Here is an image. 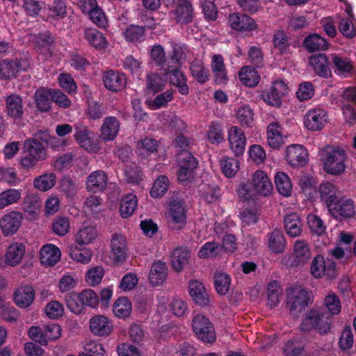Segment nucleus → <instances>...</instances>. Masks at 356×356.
<instances>
[{
	"label": "nucleus",
	"mask_w": 356,
	"mask_h": 356,
	"mask_svg": "<svg viewBox=\"0 0 356 356\" xmlns=\"http://www.w3.org/2000/svg\"><path fill=\"white\" fill-rule=\"evenodd\" d=\"M47 156V150L42 143L35 138L27 139L24 143L20 164L24 169L29 170L33 168L38 162L45 160Z\"/></svg>",
	"instance_id": "nucleus-1"
},
{
	"label": "nucleus",
	"mask_w": 356,
	"mask_h": 356,
	"mask_svg": "<svg viewBox=\"0 0 356 356\" xmlns=\"http://www.w3.org/2000/svg\"><path fill=\"white\" fill-rule=\"evenodd\" d=\"M332 318L326 312L312 309L302 319L300 330L303 332H310L316 330L320 334H327L330 330Z\"/></svg>",
	"instance_id": "nucleus-2"
},
{
	"label": "nucleus",
	"mask_w": 356,
	"mask_h": 356,
	"mask_svg": "<svg viewBox=\"0 0 356 356\" xmlns=\"http://www.w3.org/2000/svg\"><path fill=\"white\" fill-rule=\"evenodd\" d=\"M346 152L341 148L332 147L327 149L323 156L324 170L333 175H341L346 169Z\"/></svg>",
	"instance_id": "nucleus-3"
},
{
	"label": "nucleus",
	"mask_w": 356,
	"mask_h": 356,
	"mask_svg": "<svg viewBox=\"0 0 356 356\" xmlns=\"http://www.w3.org/2000/svg\"><path fill=\"white\" fill-rule=\"evenodd\" d=\"M309 302L308 291L300 287L291 288L287 291V304L291 316L296 318L305 309Z\"/></svg>",
	"instance_id": "nucleus-4"
},
{
	"label": "nucleus",
	"mask_w": 356,
	"mask_h": 356,
	"mask_svg": "<svg viewBox=\"0 0 356 356\" xmlns=\"http://www.w3.org/2000/svg\"><path fill=\"white\" fill-rule=\"evenodd\" d=\"M186 209L183 200L172 198L169 204L167 214L168 227L172 230H180L186 224Z\"/></svg>",
	"instance_id": "nucleus-5"
},
{
	"label": "nucleus",
	"mask_w": 356,
	"mask_h": 356,
	"mask_svg": "<svg viewBox=\"0 0 356 356\" xmlns=\"http://www.w3.org/2000/svg\"><path fill=\"white\" fill-rule=\"evenodd\" d=\"M192 327L197 338L203 342L212 343L216 341L213 325L205 316L196 315L192 321Z\"/></svg>",
	"instance_id": "nucleus-6"
},
{
	"label": "nucleus",
	"mask_w": 356,
	"mask_h": 356,
	"mask_svg": "<svg viewBox=\"0 0 356 356\" xmlns=\"http://www.w3.org/2000/svg\"><path fill=\"white\" fill-rule=\"evenodd\" d=\"M328 210L334 218L340 220L350 219L355 215L354 201L344 195L332 204Z\"/></svg>",
	"instance_id": "nucleus-7"
},
{
	"label": "nucleus",
	"mask_w": 356,
	"mask_h": 356,
	"mask_svg": "<svg viewBox=\"0 0 356 356\" xmlns=\"http://www.w3.org/2000/svg\"><path fill=\"white\" fill-rule=\"evenodd\" d=\"M74 131V139L81 147L92 153L99 150L97 142L92 137V134L86 126L75 124Z\"/></svg>",
	"instance_id": "nucleus-8"
},
{
	"label": "nucleus",
	"mask_w": 356,
	"mask_h": 356,
	"mask_svg": "<svg viewBox=\"0 0 356 356\" xmlns=\"http://www.w3.org/2000/svg\"><path fill=\"white\" fill-rule=\"evenodd\" d=\"M327 122V112L321 108L309 110L304 117V124L307 129L321 131Z\"/></svg>",
	"instance_id": "nucleus-9"
},
{
	"label": "nucleus",
	"mask_w": 356,
	"mask_h": 356,
	"mask_svg": "<svg viewBox=\"0 0 356 356\" xmlns=\"http://www.w3.org/2000/svg\"><path fill=\"white\" fill-rule=\"evenodd\" d=\"M228 22L236 31H252L258 29L256 21L246 14L234 13L229 15Z\"/></svg>",
	"instance_id": "nucleus-10"
},
{
	"label": "nucleus",
	"mask_w": 356,
	"mask_h": 356,
	"mask_svg": "<svg viewBox=\"0 0 356 356\" xmlns=\"http://www.w3.org/2000/svg\"><path fill=\"white\" fill-rule=\"evenodd\" d=\"M102 79L105 88L112 92H119L124 89L127 85L125 74L119 71L108 70L104 72Z\"/></svg>",
	"instance_id": "nucleus-11"
},
{
	"label": "nucleus",
	"mask_w": 356,
	"mask_h": 356,
	"mask_svg": "<svg viewBox=\"0 0 356 356\" xmlns=\"http://www.w3.org/2000/svg\"><path fill=\"white\" fill-rule=\"evenodd\" d=\"M228 140L229 148L236 156L243 154L246 144V137L241 128L236 126L232 127L228 131Z\"/></svg>",
	"instance_id": "nucleus-12"
},
{
	"label": "nucleus",
	"mask_w": 356,
	"mask_h": 356,
	"mask_svg": "<svg viewBox=\"0 0 356 356\" xmlns=\"http://www.w3.org/2000/svg\"><path fill=\"white\" fill-rule=\"evenodd\" d=\"M23 215L19 211H13L4 215L0 220V227L5 236H10L19 229L22 225Z\"/></svg>",
	"instance_id": "nucleus-13"
},
{
	"label": "nucleus",
	"mask_w": 356,
	"mask_h": 356,
	"mask_svg": "<svg viewBox=\"0 0 356 356\" xmlns=\"http://www.w3.org/2000/svg\"><path fill=\"white\" fill-rule=\"evenodd\" d=\"M287 85L283 81L273 83L269 92L262 95L264 101L268 105L280 107L282 104L281 98L287 92Z\"/></svg>",
	"instance_id": "nucleus-14"
},
{
	"label": "nucleus",
	"mask_w": 356,
	"mask_h": 356,
	"mask_svg": "<svg viewBox=\"0 0 356 356\" xmlns=\"http://www.w3.org/2000/svg\"><path fill=\"white\" fill-rule=\"evenodd\" d=\"M252 188L256 194L268 196L273 190V184L266 173L261 170H257L252 176Z\"/></svg>",
	"instance_id": "nucleus-15"
},
{
	"label": "nucleus",
	"mask_w": 356,
	"mask_h": 356,
	"mask_svg": "<svg viewBox=\"0 0 356 356\" xmlns=\"http://www.w3.org/2000/svg\"><path fill=\"white\" fill-rule=\"evenodd\" d=\"M6 115L13 120H19L24 115V105L22 97L16 94H12L6 98Z\"/></svg>",
	"instance_id": "nucleus-16"
},
{
	"label": "nucleus",
	"mask_w": 356,
	"mask_h": 356,
	"mask_svg": "<svg viewBox=\"0 0 356 356\" xmlns=\"http://www.w3.org/2000/svg\"><path fill=\"white\" fill-rule=\"evenodd\" d=\"M307 152L300 145H291L286 150V159L293 167H302L307 163Z\"/></svg>",
	"instance_id": "nucleus-17"
},
{
	"label": "nucleus",
	"mask_w": 356,
	"mask_h": 356,
	"mask_svg": "<svg viewBox=\"0 0 356 356\" xmlns=\"http://www.w3.org/2000/svg\"><path fill=\"white\" fill-rule=\"evenodd\" d=\"M318 191L321 200L326 204L327 208L343 195L337 186L330 181L321 183Z\"/></svg>",
	"instance_id": "nucleus-18"
},
{
	"label": "nucleus",
	"mask_w": 356,
	"mask_h": 356,
	"mask_svg": "<svg viewBox=\"0 0 356 356\" xmlns=\"http://www.w3.org/2000/svg\"><path fill=\"white\" fill-rule=\"evenodd\" d=\"M309 63L315 73L321 77L331 76L332 72L327 56L325 54H317L309 57Z\"/></svg>",
	"instance_id": "nucleus-19"
},
{
	"label": "nucleus",
	"mask_w": 356,
	"mask_h": 356,
	"mask_svg": "<svg viewBox=\"0 0 356 356\" xmlns=\"http://www.w3.org/2000/svg\"><path fill=\"white\" fill-rule=\"evenodd\" d=\"M111 254L115 261L122 263L127 257V240L120 234L115 233L111 239Z\"/></svg>",
	"instance_id": "nucleus-20"
},
{
	"label": "nucleus",
	"mask_w": 356,
	"mask_h": 356,
	"mask_svg": "<svg viewBox=\"0 0 356 356\" xmlns=\"http://www.w3.org/2000/svg\"><path fill=\"white\" fill-rule=\"evenodd\" d=\"M113 325L108 318L102 315H97L90 321V330L98 337H107L112 331Z\"/></svg>",
	"instance_id": "nucleus-21"
},
{
	"label": "nucleus",
	"mask_w": 356,
	"mask_h": 356,
	"mask_svg": "<svg viewBox=\"0 0 356 356\" xmlns=\"http://www.w3.org/2000/svg\"><path fill=\"white\" fill-rule=\"evenodd\" d=\"M188 291L193 301L201 307L209 304L210 298L202 283L197 280H191L188 283Z\"/></svg>",
	"instance_id": "nucleus-22"
},
{
	"label": "nucleus",
	"mask_w": 356,
	"mask_h": 356,
	"mask_svg": "<svg viewBox=\"0 0 356 356\" xmlns=\"http://www.w3.org/2000/svg\"><path fill=\"white\" fill-rule=\"evenodd\" d=\"M107 181V175L104 171H94L87 178L86 188L92 193L102 192L105 189Z\"/></svg>",
	"instance_id": "nucleus-23"
},
{
	"label": "nucleus",
	"mask_w": 356,
	"mask_h": 356,
	"mask_svg": "<svg viewBox=\"0 0 356 356\" xmlns=\"http://www.w3.org/2000/svg\"><path fill=\"white\" fill-rule=\"evenodd\" d=\"M170 258L173 270L181 272L188 265L191 253L186 247H177L172 250Z\"/></svg>",
	"instance_id": "nucleus-24"
},
{
	"label": "nucleus",
	"mask_w": 356,
	"mask_h": 356,
	"mask_svg": "<svg viewBox=\"0 0 356 356\" xmlns=\"http://www.w3.org/2000/svg\"><path fill=\"white\" fill-rule=\"evenodd\" d=\"M168 276V266L161 260L154 262L149 273V280L152 286L162 284Z\"/></svg>",
	"instance_id": "nucleus-25"
},
{
	"label": "nucleus",
	"mask_w": 356,
	"mask_h": 356,
	"mask_svg": "<svg viewBox=\"0 0 356 356\" xmlns=\"http://www.w3.org/2000/svg\"><path fill=\"white\" fill-rule=\"evenodd\" d=\"M175 15L177 23L182 24L191 23L193 18V8L191 3L188 0H178Z\"/></svg>",
	"instance_id": "nucleus-26"
},
{
	"label": "nucleus",
	"mask_w": 356,
	"mask_h": 356,
	"mask_svg": "<svg viewBox=\"0 0 356 356\" xmlns=\"http://www.w3.org/2000/svg\"><path fill=\"white\" fill-rule=\"evenodd\" d=\"M120 122L115 117H107L104 119L101 127L100 137L104 141L113 140L118 134Z\"/></svg>",
	"instance_id": "nucleus-27"
},
{
	"label": "nucleus",
	"mask_w": 356,
	"mask_h": 356,
	"mask_svg": "<svg viewBox=\"0 0 356 356\" xmlns=\"http://www.w3.org/2000/svg\"><path fill=\"white\" fill-rule=\"evenodd\" d=\"M35 298V291L31 286H22L18 288L14 295L15 304L22 308L30 306Z\"/></svg>",
	"instance_id": "nucleus-28"
},
{
	"label": "nucleus",
	"mask_w": 356,
	"mask_h": 356,
	"mask_svg": "<svg viewBox=\"0 0 356 356\" xmlns=\"http://www.w3.org/2000/svg\"><path fill=\"white\" fill-rule=\"evenodd\" d=\"M61 256L60 250L53 244H46L40 250L41 263L44 266L55 265Z\"/></svg>",
	"instance_id": "nucleus-29"
},
{
	"label": "nucleus",
	"mask_w": 356,
	"mask_h": 356,
	"mask_svg": "<svg viewBox=\"0 0 356 356\" xmlns=\"http://www.w3.org/2000/svg\"><path fill=\"white\" fill-rule=\"evenodd\" d=\"M293 265L295 266H303L311 257V252L308 244L305 241H297L294 244Z\"/></svg>",
	"instance_id": "nucleus-30"
},
{
	"label": "nucleus",
	"mask_w": 356,
	"mask_h": 356,
	"mask_svg": "<svg viewBox=\"0 0 356 356\" xmlns=\"http://www.w3.org/2000/svg\"><path fill=\"white\" fill-rule=\"evenodd\" d=\"M268 248L274 253H282L286 248V242L284 234L280 229H274L267 234Z\"/></svg>",
	"instance_id": "nucleus-31"
},
{
	"label": "nucleus",
	"mask_w": 356,
	"mask_h": 356,
	"mask_svg": "<svg viewBox=\"0 0 356 356\" xmlns=\"http://www.w3.org/2000/svg\"><path fill=\"white\" fill-rule=\"evenodd\" d=\"M284 223L285 231L290 237H296L301 234L302 222L298 213H291L286 215Z\"/></svg>",
	"instance_id": "nucleus-32"
},
{
	"label": "nucleus",
	"mask_w": 356,
	"mask_h": 356,
	"mask_svg": "<svg viewBox=\"0 0 356 356\" xmlns=\"http://www.w3.org/2000/svg\"><path fill=\"white\" fill-rule=\"evenodd\" d=\"M282 128L276 121L269 124L267 129V140L269 146L273 149H279L284 143Z\"/></svg>",
	"instance_id": "nucleus-33"
},
{
	"label": "nucleus",
	"mask_w": 356,
	"mask_h": 356,
	"mask_svg": "<svg viewBox=\"0 0 356 356\" xmlns=\"http://www.w3.org/2000/svg\"><path fill=\"white\" fill-rule=\"evenodd\" d=\"M83 35L88 44L96 49H105L108 47V43L104 34L95 29H86Z\"/></svg>",
	"instance_id": "nucleus-34"
},
{
	"label": "nucleus",
	"mask_w": 356,
	"mask_h": 356,
	"mask_svg": "<svg viewBox=\"0 0 356 356\" xmlns=\"http://www.w3.org/2000/svg\"><path fill=\"white\" fill-rule=\"evenodd\" d=\"M334 269V263L328 261L326 264L324 257L321 254H317L313 259L310 267L311 273L316 278L321 277L326 272L329 273Z\"/></svg>",
	"instance_id": "nucleus-35"
},
{
	"label": "nucleus",
	"mask_w": 356,
	"mask_h": 356,
	"mask_svg": "<svg viewBox=\"0 0 356 356\" xmlns=\"http://www.w3.org/2000/svg\"><path fill=\"white\" fill-rule=\"evenodd\" d=\"M166 81L157 72H151L146 79V92L154 95L164 90Z\"/></svg>",
	"instance_id": "nucleus-36"
},
{
	"label": "nucleus",
	"mask_w": 356,
	"mask_h": 356,
	"mask_svg": "<svg viewBox=\"0 0 356 356\" xmlns=\"http://www.w3.org/2000/svg\"><path fill=\"white\" fill-rule=\"evenodd\" d=\"M240 81L248 87L253 88L258 85L260 76L252 66H243L238 71Z\"/></svg>",
	"instance_id": "nucleus-37"
},
{
	"label": "nucleus",
	"mask_w": 356,
	"mask_h": 356,
	"mask_svg": "<svg viewBox=\"0 0 356 356\" xmlns=\"http://www.w3.org/2000/svg\"><path fill=\"white\" fill-rule=\"evenodd\" d=\"M303 46L309 52L325 50L328 47L327 40L321 35L314 33L305 38Z\"/></svg>",
	"instance_id": "nucleus-38"
},
{
	"label": "nucleus",
	"mask_w": 356,
	"mask_h": 356,
	"mask_svg": "<svg viewBox=\"0 0 356 356\" xmlns=\"http://www.w3.org/2000/svg\"><path fill=\"white\" fill-rule=\"evenodd\" d=\"M164 76L168 79L171 85L178 88V90L181 95H187L189 93V88L186 83L187 78L179 69L170 72L169 74H164Z\"/></svg>",
	"instance_id": "nucleus-39"
},
{
	"label": "nucleus",
	"mask_w": 356,
	"mask_h": 356,
	"mask_svg": "<svg viewBox=\"0 0 356 356\" xmlns=\"http://www.w3.org/2000/svg\"><path fill=\"white\" fill-rule=\"evenodd\" d=\"M211 67L215 74V81L222 83L227 79L224 58L220 54H215L212 57Z\"/></svg>",
	"instance_id": "nucleus-40"
},
{
	"label": "nucleus",
	"mask_w": 356,
	"mask_h": 356,
	"mask_svg": "<svg viewBox=\"0 0 356 356\" xmlns=\"http://www.w3.org/2000/svg\"><path fill=\"white\" fill-rule=\"evenodd\" d=\"M145 27L136 24L127 26L124 32V36L127 41L137 44L145 40Z\"/></svg>",
	"instance_id": "nucleus-41"
},
{
	"label": "nucleus",
	"mask_w": 356,
	"mask_h": 356,
	"mask_svg": "<svg viewBox=\"0 0 356 356\" xmlns=\"http://www.w3.org/2000/svg\"><path fill=\"white\" fill-rule=\"evenodd\" d=\"M19 70L18 62L10 59L0 60V79L10 80Z\"/></svg>",
	"instance_id": "nucleus-42"
},
{
	"label": "nucleus",
	"mask_w": 356,
	"mask_h": 356,
	"mask_svg": "<svg viewBox=\"0 0 356 356\" xmlns=\"http://www.w3.org/2000/svg\"><path fill=\"white\" fill-rule=\"evenodd\" d=\"M138 204L136 195L127 194L121 200L120 213L123 218L131 216L135 211Z\"/></svg>",
	"instance_id": "nucleus-43"
},
{
	"label": "nucleus",
	"mask_w": 356,
	"mask_h": 356,
	"mask_svg": "<svg viewBox=\"0 0 356 356\" xmlns=\"http://www.w3.org/2000/svg\"><path fill=\"white\" fill-rule=\"evenodd\" d=\"M273 44L279 54H285L289 51L290 43L284 31L276 30L273 35Z\"/></svg>",
	"instance_id": "nucleus-44"
},
{
	"label": "nucleus",
	"mask_w": 356,
	"mask_h": 356,
	"mask_svg": "<svg viewBox=\"0 0 356 356\" xmlns=\"http://www.w3.org/2000/svg\"><path fill=\"white\" fill-rule=\"evenodd\" d=\"M190 70L192 76L199 83H204L209 79V71L201 60H194L191 63Z\"/></svg>",
	"instance_id": "nucleus-45"
},
{
	"label": "nucleus",
	"mask_w": 356,
	"mask_h": 356,
	"mask_svg": "<svg viewBox=\"0 0 356 356\" xmlns=\"http://www.w3.org/2000/svg\"><path fill=\"white\" fill-rule=\"evenodd\" d=\"M22 197V190L8 188L0 193V209L17 203Z\"/></svg>",
	"instance_id": "nucleus-46"
},
{
	"label": "nucleus",
	"mask_w": 356,
	"mask_h": 356,
	"mask_svg": "<svg viewBox=\"0 0 356 356\" xmlns=\"http://www.w3.org/2000/svg\"><path fill=\"white\" fill-rule=\"evenodd\" d=\"M275 183L280 194L285 197L291 195L292 184L286 174L283 172H277L275 176Z\"/></svg>",
	"instance_id": "nucleus-47"
},
{
	"label": "nucleus",
	"mask_w": 356,
	"mask_h": 356,
	"mask_svg": "<svg viewBox=\"0 0 356 356\" xmlns=\"http://www.w3.org/2000/svg\"><path fill=\"white\" fill-rule=\"evenodd\" d=\"M208 140L211 144H220L224 140L223 127L222 124L212 121L208 126L207 131Z\"/></svg>",
	"instance_id": "nucleus-48"
},
{
	"label": "nucleus",
	"mask_w": 356,
	"mask_h": 356,
	"mask_svg": "<svg viewBox=\"0 0 356 356\" xmlns=\"http://www.w3.org/2000/svg\"><path fill=\"white\" fill-rule=\"evenodd\" d=\"M24 254V245L15 243L9 246L6 254V261L10 266H16L22 260Z\"/></svg>",
	"instance_id": "nucleus-49"
},
{
	"label": "nucleus",
	"mask_w": 356,
	"mask_h": 356,
	"mask_svg": "<svg viewBox=\"0 0 356 356\" xmlns=\"http://www.w3.org/2000/svg\"><path fill=\"white\" fill-rule=\"evenodd\" d=\"M122 65L124 70H129L133 76L138 79H141L143 74V62L129 55L124 58L122 61Z\"/></svg>",
	"instance_id": "nucleus-50"
},
{
	"label": "nucleus",
	"mask_w": 356,
	"mask_h": 356,
	"mask_svg": "<svg viewBox=\"0 0 356 356\" xmlns=\"http://www.w3.org/2000/svg\"><path fill=\"white\" fill-rule=\"evenodd\" d=\"M56 182V177L55 174H44L34 179L33 186L41 191H47L55 186Z\"/></svg>",
	"instance_id": "nucleus-51"
},
{
	"label": "nucleus",
	"mask_w": 356,
	"mask_h": 356,
	"mask_svg": "<svg viewBox=\"0 0 356 356\" xmlns=\"http://www.w3.org/2000/svg\"><path fill=\"white\" fill-rule=\"evenodd\" d=\"M51 90L44 88L38 89L34 95L37 108L42 112H47L50 108V96Z\"/></svg>",
	"instance_id": "nucleus-52"
},
{
	"label": "nucleus",
	"mask_w": 356,
	"mask_h": 356,
	"mask_svg": "<svg viewBox=\"0 0 356 356\" xmlns=\"http://www.w3.org/2000/svg\"><path fill=\"white\" fill-rule=\"evenodd\" d=\"M114 314L118 318H127L131 312V304L127 298H119L113 307Z\"/></svg>",
	"instance_id": "nucleus-53"
},
{
	"label": "nucleus",
	"mask_w": 356,
	"mask_h": 356,
	"mask_svg": "<svg viewBox=\"0 0 356 356\" xmlns=\"http://www.w3.org/2000/svg\"><path fill=\"white\" fill-rule=\"evenodd\" d=\"M79 182L75 178L64 176L60 183V191L69 197H74L79 189Z\"/></svg>",
	"instance_id": "nucleus-54"
},
{
	"label": "nucleus",
	"mask_w": 356,
	"mask_h": 356,
	"mask_svg": "<svg viewBox=\"0 0 356 356\" xmlns=\"http://www.w3.org/2000/svg\"><path fill=\"white\" fill-rule=\"evenodd\" d=\"M220 164L222 172L227 177H233L239 169V162L234 158L223 156Z\"/></svg>",
	"instance_id": "nucleus-55"
},
{
	"label": "nucleus",
	"mask_w": 356,
	"mask_h": 356,
	"mask_svg": "<svg viewBox=\"0 0 356 356\" xmlns=\"http://www.w3.org/2000/svg\"><path fill=\"white\" fill-rule=\"evenodd\" d=\"M222 251V246L215 241L204 243L198 252V256L201 259L214 258Z\"/></svg>",
	"instance_id": "nucleus-56"
},
{
	"label": "nucleus",
	"mask_w": 356,
	"mask_h": 356,
	"mask_svg": "<svg viewBox=\"0 0 356 356\" xmlns=\"http://www.w3.org/2000/svg\"><path fill=\"white\" fill-rule=\"evenodd\" d=\"M97 230L94 227H84L79 229L76 234V242L79 245L88 244L97 237Z\"/></svg>",
	"instance_id": "nucleus-57"
},
{
	"label": "nucleus",
	"mask_w": 356,
	"mask_h": 356,
	"mask_svg": "<svg viewBox=\"0 0 356 356\" xmlns=\"http://www.w3.org/2000/svg\"><path fill=\"white\" fill-rule=\"evenodd\" d=\"M174 92L172 90H167L159 94L153 100L150 101L149 105L153 110H157L166 107L173 99Z\"/></svg>",
	"instance_id": "nucleus-58"
},
{
	"label": "nucleus",
	"mask_w": 356,
	"mask_h": 356,
	"mask_svg": "<svg viewBox=\"0 0 356 356\" xmlns=\"http://www.w3.org/2000/svg\"><path fill=\"white\" fill-rule=\"evenodd\" d=\"M169 186V180L166 176L161 175L154 181L150 191V195L154 198L162 197Z\"/></svg>",
	"instance_id": "nucleus-59"
},
{
	"label": "nucleus",
	"mask_w": 356,
	"mask_h": 356,
	"mask_svg": "<svg viewBox=\"0 0 356 356\" xmlns=\"http://www.w3.org/2000/svg\"><path fill=\"white\" fill-rule=\"evenodd\" d=\"M231 279L228 275L222 273H217L214 276V285L217 293L224 296L227 294L230 286Z\"/></svg>",
	"instance_id": "nucleus-60"
},
{
	"label": "nucleus",
	"mask_w": 356,
	"mask_h": 356,
	"mask_svg": "<svg viewBox=\"0 0 356 356\" xmlns=\"http://www.w3.org/2000/svg\"><path fill=\"white\" fill-rule=\"evenodd\" d=\"M136 147L140 154L149 155L157 152L159 144L156 139L146 137L139 140Z\"/></svg>",
	"instance_id": "nucleus-61"
},
{
	"label": "nucleus",
	"mask_w": 356,
	"mask_h": 356,
	"mask_svg": "<svg viewBox=\"0 0 356 356\" xmlns=\"http://www.w3.org/2000/svg\"><path fill=\"white\" fill-rule=\"evenodd\" d=\"M48 17L60 19L67 15V7L63 0H54L49 8Z\"/></svg>",
	"instance_id": "nucleus-62"
},
{
	"label": "nucleus",
	"mask_w": 356,
	"mask_h": 356,
	"mask_svg": "<svg viewBox=\"0 0 356 356\" xmlns=\"http://www.w3.org/2000/svg\"><path fill=\"white\" fill-rule=\"evenodd\" d=\"M70 228V222L68 218L59 216L54 218L52 222V231L58 236L66 235Z\"/></svg>",
	"instance_id": "nucleus-63"
},
{
	"label": "nucleus",
	"mask_w": 356,
	"mask_h": 356,
	"mask_svg": "<svg viewBox=\"0 0 356 356\" xmlns=\"http://www.w3.org/2000/svg\"><path fill=\"white\" fill-rule=\"evenodd\" d=\"M177 162L179 167L191 170H195L198 165L197 160L189 151L179 152L177 154Z\"/></svg>",
	"instance_id": "nucleus-64"
}]
</instances>
